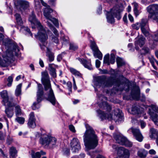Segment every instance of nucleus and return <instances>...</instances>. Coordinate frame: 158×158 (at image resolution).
Instances as JSON below:
<instances>
[{
    "instance_id": "nucleus-1",
    "label": "nucleus",
    "mask_w": 158,
    "mask_h": 158,
    "mask_svg": "<svg viewBox=\"0 0 158 158\" xmlns=\"http://www.w3.org/2000/svg\"><path fill=\"white\" fill-rule=\"evenodd\" d=\"M98 100L101 101V102H98V105L100 107L106 110L108 112L105 113L103 111L100 110H97L100 118L102 120L104 119H108L109 120H113L115 122H121L123 120L124 118L123 115L121 111L117 109L114 110V115L112 116L109 113L111 108L110 105L105 101L107 99V98L102 95L98 96Z\"/></svg>"
},
{
    "instance_id": "nucleus-2",
    "label": "nucleus",
    "mask_w": 158,
    "mask_h": 158,
    "mask_svg": "<svg viewBox=\"0 0 158 158\" xmlns=\"http://www.w3.org/2000/svg\"><path fill=\"white\" fill-rule=\"evenodd\" d=\"M85 127L86 130L83 135L85 146L88 150L94 149L98 144V136L92 127L88 124H86Z\"/></svg>"
},
{
    "instance_id": "nucleus-3",
    "label": "nucleus",
    "mask_w": 158,
    "mask_h": 158,
    "mask_svg": "<svg viewBox=\"0 0 158 158\" xmlns=\"http://www.w3.org/2000/svg\"><path fill=\"white\" fill-rule=\"evenodd\" d=\"M41 81L44 86V90L47 92L48 95V100L53 105H54L56 102V98L50 80L49 76L47 71L42 73Z\"/></svg>"
},
{
    "instance_id": "nucleus-4",
    "label": "nucleus",
    "mask_w": 158,
    "mask_h": 158,
    "mask_svg": "<svg viewBox=\"0 0 158 158\" xmlns=\"http://www.w3.org/2000/svg\"><path fill=\"white\" fill-rule=\"evenodd\" d=\"M3 44L6 49V52L11 56H18L19 55L20 50L15 42L10 40L7 39L4 40Z\"/></svg>"
},
{
    "instance_id": "nucleus-5",
    "label": "nucleus",
    "mask_w": 158,
    "mask_h": 158,
    "mask_svg": "<svg viewBox=\"0 0 158 158\" xmlns=\"http://www.w3.org/2000/svg\"><path fill=\"white\" fill-rule=\"evenodd\" d=\"M122 6H116L114 7L110 12H108L107 14V19L108 22L113 23L114 22L113 16L117 18L118 20L121 18V13L123 11Z\"/></svg>"
},
{
    "instance_id": "nucleus-6",
    "label": "nucleus",
    "mask_w": 158,
    "mask_h": 158,
    "mask_svg": "<svg viewBox=\"0 0 158 158\" xmlns=\"http://www.w3.org/2000/svg\"><path fill=\"white\" fill-rule=\"evenodd\" d=\"M38 29L39 31L37 35H35V36L39 40L41 43L42 45H41V44H40L41 48L43 50L48 43L47 40L48 37L46 34V31L42 26L38 28Z\"/></svg>"
},
{
    "instance_id": "nucleus-7",
    "label": "nucleus",
    "mask_w": 158,
    "mask_h": 158,
    "mask_svg": "<svg viewBox=\"0 0 158 158\" xmlns=\"http://www.w3.org/2000/svg\"><path fill=\"white\" fill-rule=\"evenodd\" d=\"M56 141L55 138L46 134L42 135L40 140V142L42 145L49 146L50 148H52L55 145Z\"/></svg>"
},
{
    "instance_id": "nucleus-8",
    "label": "nucleus",
    "mask_w": 158,
    "mask_h": 158,
    "mask_svg": "<svg viewBox=\"0 0 158 158\" xmlns=\"http://www.w3.org/2000/svg\"><path fill=\"white\" fill-rule=\"evenodd\" d=\"M147 10L149 13L148 18H152L158 23V5L156 4L150 5L148 7Z\"/></svg>"
},
{
    "instance_id": "nucleus-9",
    "label": "nucleus",
    "mask_w": 158,
    "mask_h": 158,
    "mask_svg": "<svg viewBox=\"0 0 158 158\" xmlns=\"http://www.w3.org/2000/svg\"><path fill=\"white\" fill-rule=\"evenodd\" d=\"M0 95L3 98V104L5 106L11 107L14 106L16 105L13 102L12 98H9L7 91L3 90L1 92Z\"/></svg>"
},
{
    "instance_id": "nucleus-10",
    "label": "nucleus",
    "mask_w": 158,
    "mask_h": 158,
    "mask_svg": "<svg viewBox=\"0 0 158 158\" xmlns=\"http://www.w3.org/2000/svg\"><path fill=\"white\" fill-rule=\"evenodd\" d=\"M113 149L117 151V153L120 158H129L130 153L129 151L122 147H118L115 145L112 146Z\"/></svg>"
},
{
    "instance_id": "nucleus-11",
    "label": "nucleus",
    "mask_w": 158,
    "mask_h": 158,
    "mask_svg": "<svg viewBox=\"0 0 158 158\" xmlns=\"http://www.w3.org/2000/svg\"><path fill=\"white\" fill-rule=\"evenodd\" d=\"M38 90L37 92V102H34L32 106L34 110H36L37 108L36 106L42 100V96L44 94L43 89L42 85L40 84H38Z\"/></svg>"
},
{
    "instance_id": "nucleus-12",
    "label": "nucleus",
    "mask_w": 158,
    "mask_h": 158,
    "mask_svg": "<svg viewBox=\"0 0 158 158\" xmlns=\"http://www.w3.org/2000/svg\"><path fill=\"white\" fill-rule=\"evenodd\" d=\"M94 84L96 86H102L103 87L109 86L110 84L108 81L105 80L103 76H98L96 77L94 80Z\"/></svg>"
},
{
    "instance_id": "nucleus-13",
    "label": "nucleus",
    "mask_w": 158,
    "mask_h": 158,
    "mask_svg": "<svg viewBox=\"0 0 158 158\" xmlns=\"http://www.w3.org/2000/svg\"><path fill=\"white\" fill-rule=\"evenodd\" d=\"M70 145L73 152H76L81 149V146L79 140L77 138H74L71 141Z\"/></svg>"
},
{
    "instance_id": "nucleus-14",
    "label": "nucleus",
    "mask_w": 158,
    "mask_h": 158,
    "mask_svg": "<svg viewBox=\"0 0 158 158\" xmlns=\"http://www.w3.org/2000/svg\"><path fill=\"white\" fill-rule=\"evenodd\" d=\"M90 46L92 49L94 51V56L96 58H98L100 60H102V55L99 50L96 43L94 42H92Z\"/></svg>"
},
{
    "instance_id": "nucleus-15",
    "label": "nucleus",
    "mask_w": 158,
    "mask_h": 158,
    "mask_svg": "<svg viewBox=\"0 0 158 158\" xmlns=\"http://www.w3.org/2000/svg\"><path fill=\"white\" fill-rule=\"evenodd\" d=\"M129 131H131L134 137L136 140L139 142L142 141L143 137L139 129L131 128Z\"/></svg>"
},
{
    "instance_id": "nucleus-16",
    "label": "nucleus",
    "mask_w": 158,
    "mask_h": 158,
    "mask_svg": "<svg viewBox=\"0 0 158 158\" xmlns=\"http://www.w3.org/2000/svg\"><path fill=\"white\" fill-rule=\"evenodd\" d=\"M145 39L142 35L139 36L136 39V40L135 43V49L137 50L139 49L138 46L141 47L144 44L145 42Z\"/></svg>"
},
{
    "instance_id": "nucleus-17",
    "label": "nucleus",
    "mask_w": 158,
    "mask_h": 158,
    "mask_svg": "<svg viewBox=\"0 0 158 158\" xmlns=\"http://www.w3.org/2000/svg\"><path fill=\"white\" fill-rule=\"evenodd\" d=\"M114 138L117 143L121 145L123 144L126 138L121 134L115 133L114 135Z\"/></svg>"
},
{
    "instance_id": "nucleus-18",
    "label": "nucleus",
    "mask_w": 158,
    "mask_h": 158,
    "mask_svg": "<svg viewBox=\"0 0 158 158\" xmlns=\"http://www.w3.org/2000/svg\"><path fill=\"white\" fill-rule=\"evenodd\" d=\"M149 37V43L152 45L153 48H155L157 45L156 42L158 41V30L155 32L154 36L151 35Z\"/></svg>"
},
{
    "instance_id": "nucleus-19",
    "label": "nucleus",
    "mask_w": 158,
    "mask_h": 158,
    "mask_svg": "<svg viewBox=\"0 0 158 158\" xmlns=\"http://www.w3.org/2000/svg\"><path fill=\"white\" fill-rule=\"evenodd\" d=\"M35 120L34 113L31 112L30 114V118L28 123V126L31 128L35 127L36 126Z\"/></svg>"
},
{
    "instance_id": "nucleus-20",
    "label": "nucleus",
    "mask_w": 158,
    "mask_h": 158,
    "mask_svg": "<svg viewBox=\"0 0 158 158\" xmlns=\"http://www.w3.org/2000/svg\"><path fill=\"white\" fill-rule=\"evenodd\" d=\"M29 20L30 22L32 25L33 24L35 25H37L38 27V28L42 26L40 22L37 20L35 16L33 15L29 17Z\"/></svg>"
},
{
    "instance_id": "nucleus-21",
    "label": "nucleus",
    "mask_w": 158,
    "mask_h": 158,
    "mask_svg": "<svg viewBox=\"0 0 158 158\" xmlns=\"http://www.w3.org/2000/svg\"><path fill=\"white\" fill-rule=\"evenodd\" d=\"M78 60L80 63L82 64L85 68L89 70L92 69L91 62L90 61H88L86 60L83 59L78 58Z\"/></svg>"
},
{
    "instance_id": "nucleus-22",
    "label": "nucleus",
    "mask_w": 158,
    "mask_h": 158,
    "mask_svg": "<svg viewBox=\"0 0 158 158\" xmlns=\"http://www.w3.org/2000/svg\"><path fill=\"white\" fill-rule=\"evenodd\" d=\"M52 12V10L50 8H45L44 10V15L46 19L50 20L52 18L50 14Z\"/></svg>"
},
{
    "instance_id": "nucleus-23",
    "label": "nucleus",
    "mask_w": 158,
    "mask_h": 158,
    "mask_svg": "<svg viewBox=\"0 0 158 158\" xmlns=\"http://www.w3.org/2000/svg\"><path fill=\"white\" fill-rule=\"evenodd\" d=\"M46 152L41 150L40 152L35 153L34 151H32L31 155L32 158H40L41 155H45Z\"/></svg>"
},
{
    "instance_id": "nucleus-24",
    "label": "nucleus",
    "mask_w": 158,
    "mask_h": 158,
    "mask_svg": "<svg viewBox=\"0 0 158 158\" xmlns=\"http://www.w3.org/2000/svg\"><path fill=\"white\" fill-rule=\"evenodd\" d=\"M7 106L8 107H6L5 112L8 118H11L14 114L13 110L12 108L13 106Z\"/></svg>"
},
{
    "instance_id": "nucleus-25",
    "label": "nucleus",
    "mask_w": 158,
    "mask_h": 158,
    "mask_svg": "<svg viewBox=\"0 0 158 158\" xmlns=\"http://www.w3.org/2000/svg\"><path fill=\"white\" fill-rule=\"evenodd\" d=\"M149 114L152 120L154 122L155 124L158 126V115L156 113H154L152 112L150 110L149 112Z\"/></svg>"
},
{
    "instance_id": "nucleus-26",
    "label": "nucleus",
    "mask_w": 158,
    "mask_h": 158,
    "mask_svg": "<svg viewBox=\"0 0 158 158\" xmlns=\"http://www.w3.org/2000/svg\"><path fill=\"white\" fill-rule=\"evenodd\" d=\"M47 51L46 52V55L48 57V60L51 62L54 60V54L51 52L50 49L48 48H47Z\"/></svg>"
},
{
    "instance_id": "nucleus-27",
    "label": "nucleus",
    "mask_w": 158,
    "mask_h": 158,
    "mask_svg": "<svg viewBox=\"0 0 158 158\" xmlns=\"http://www.w3.org/2000/svg\"><path fill=\"white\" fill-rule=\"evenodd\" d=\"M53 64H49L48 65V70L49 71L50 74L53 77L55 78L56 77V69L52 67Z\"/></svg>"
},
{
    "instance_id": "nucleus-28",
    "label": "nucleus",
    "mask_w": 158,
    "mask_h": 158,
    "mask_svg": "<svg viewBox=\"0 0 158 158\" xmlns=\"http://www.w3.org/2000/svg\"><path fill=\"white\" fill-rule=\"evenodd\" d=\"M140 107L138 105H134L132 106L131 109V113L134 114H139L141 112L140 110Z\"/></svg>"
},
{
    "instance_id": "nucleus-29",
    "label": "nucleus",
    "mask_w": 158,
    "mask_h": 158,
    "mask_svg": "<svg viewBox=\"0 0 158 158\" xmlns=\"http://www.w3.org/2000/svg\"><path fill=\"white\" fill-rule=\"evenodd\" d=\"M17 151L15 148L12 146L10 148L9 153L10 156L12 158H15L17 156Z\"/></svg>"
},
{
    "instance_id": "nucleus-30",
    "label": "nucleus",
    "mask_w": 158,
    "mask_h": 158,
    "mask_svg": "<svg viewBox=\"0 0 158 158\" xmlns=\"http://www.w3.org/2000/svg\"><path fill=\"white\" fill-rule=\"evenodd\" d=\"M15 19L16 21L17 24L18 25L21 26V27L22 28L23 23L22 20L20 15L18 14H16L15 15Z\"/></svg>"
},
{
    "instance_id": "nucleus-31",
    "label": "nucleus",
    "mask_w": 158,
    "mask_h": 158,
    "mask_svg": "<svg viewBox=\"0 0 158 158\" xmlns=\"http://www.w3.org/2000/svg\"><path fill=\"white\" fill-rule=\"evenodd\" d=\"M151 134L150 137L151 139H155L158 135V132L155 129L151 128L150 130Z\"/></svg>"
},
{
    "instance_id": "nucleus-32",
    "label": "nucleus",
    "mask_w": 158,
    "mask_h": 158,
    "mask_svg": "<svg viewBox=\"0 0 158 158\" xmlns=\"http://www.w3.org/2000/svg\"><path fill=\"white\" fill-rule=\"evenodd\" d=\"M147 152L144 150L141 149L137 152L138 156L141 158H144L146 156Z\"/></svg>"
},
{
    "instance_id": "nucleus-33",
    "label": "nucleus",
    "mask_w": 158,
    "mask_h": 158,
    "mask_svg": "<svg viewBox=\"0 0 158 158\" xmlns=\"http://www.w3.org/2000/svg\"><path fill=\"white\" fill-rule=\"evenodd\" d=\"M47 23L55 35L56 36H58L59 34L56 29L49 22L47 21Z\"/></svg>"
},
{
    "instance_id": "nucleus-34",
    "label": "nucleus",
    "mask_w": 158,
    "mask_h": 158,
    "mask_svg": "<svg viewBox=\"0 0 158 158\" xmlns=\"http://www.w3.org/2000/svg\"><path fill=\"white\" fill-rule=\"evenodd\" d=\"M116 61L118 67L122 66L125 64L124 61L119 57L117 58Z\"/></svg>"
},
{
    "instance_id": "nucleus-35",
    "label": "nucleus",
    "mask_w": 158,
    "mask_h": 158,
    "mask_svg": "<svg viewBox=\"0 0 158 158\" xmlns=\"http://www.w3.org/2000/svg\"><path fill=\"white\" fill-rule=\"evenodd\" d=\"M148 23V20L146 19H142L141 22L139 23L141 29L145 28L144 27L146 26Z\"/></svg>"
},
{
    "instance_id": "nucleus-36",
    "label": "nucleus",
    "mask_w": 158,
    "mask_h": 158,
    "mask_svg": "<svg viewBox=\"0 0 158 158\" xmlns=\"http://www.w3.org/2000/svg\"><path fill=\"white\" fill-rule=\"evenodd\" d=\"M19 2L22 7L24 9L27 8L29 6V3L27 1L20 0Z\"/></svg>"
},
{
    "instance_id": "nucleus-37",
    "label": "nucleus",
    "mask_w": 158,
    "mask_h": 158,
    "mask_svg": "<svg viewBox=\"0 0 158 158\" xmlns=\"http://www.w3.org/2000/svg\"><path fill=\"white\" fill-rule=\"evenodd\" d=\"M22 84H20L17 86L15 90V94L16 96H18L21 94V88Z\"/></svg>"
},
{
    "instance_id": "nucleus-38",
    "label": "nucleus",
    "mask_w": 158,
    "mask_h": 158,
    "mask_svg": "<svg viewBox=\"0 0 158 158\" xmlns=\"http://www.w3.org/2000/svg\"><path fill=\"white\" fill-rule=\"evenodd\" d=\"M69 70L75 76H79L81 75V74L79 72L73 68H70Z\"/></svg>"
},
{
    "instance_id": "nucleus-39",
    "label": "nucleus",
    "mask_w": 158,
    "mask_h": 158,
    "mask_svg": "<svg viewBox=\"0 0 158 158\" xmlns=\"http://www.w3.org/2000/svg\"><path fill=\"white\" fill-rule=\"evenodd\" d=\"M78 46L75 44L73 43H71L69 44V48L70 50L75 51L78 49Z\"/></svg>"
},
{
    "instance_id": "nucleus-40",
    "label": "nucleus",
    "mask_w": 158,
    "mask_h": 158,
    "mask_svg": "<svg viewBox=\"0 0 158 158\" xmlns=\"http://www.w3.org/2000/svg\"><path fill=\"white\" fill-rule=\"evenodd\" d=\"M15 108L16 115L17 116L21 115V110L20 106H17L15 107Z\"/></svg>"
},
{
    "instance_id": "nucleus-41",
    "label": "nucleus",
    "mask_w": 158,
    "mask_h": 158,
    "mask_svg": "<svg viewBox=\"0 0 158 158\" xmlns=\"http://www.w3.org/2000/svg\"><path fill=\"white\" fill-rule=\"evenodd\" d=\"M151 108L149 109L148 113L149 114V112L150 111V110H151V111L155 113L153 111H154L155 112L158 113V107L156 106L155 105H152L151 106Z\"/></svg>"
},
{
    "instance_id": "nucleus-42",
    "label": "nucleus",
    "mask_w": 158,
    "mask_h": 158,
    "mask_svg": "<svg viewBox=\"0 0 158 158\" xmlns=\"http://www.w3.org/2000/svg\"><path fill=\"white\" fill-rule=\"evenodd\" d=\"M124 143V144L122 145H124L127 147H131L132 146V143L127 140L126 138Z\"/></svg>"
},
{
    "instance_id": "nucleus-43",
    "label": "nucleus",
    "mask_w": 158,
    "mask_h": 158,
    "mask_svg": "<svg viewBox=\"0 0 158 158\" xmlns=\"http://www.w3.org/2000/svg\"><path fill=\"white\" fill-rule=\"evenodd\" d=\"M57 27H59V24L58 23V20L54 18H52L50 20Z\"/></svg>"
},
{
    "instance_id": "nucleus-44",
    "label": "nucleus",
    "mask_w": 158,
    "mask_h": 158,
    "mask_svg": "<svg viewBox=\"0 0 158 158\" xmlns=\"http://www.w3.org/2000/svg\"><path fill=\"white\" fill-rule=\"evenodd\" d=\"M15 120L19 123L21 124H23L24 122L25 119L23 118L17 117L16 119Z\"/></svg>"
},
{
    "instance_id": "nucleus-45",
    "label": "nucleus",
    "mask_w": 158,
    "mask_h": 158,
    "mask_svg": "<svg viewBox=\"0 0 158 158\" xmlns=\"http://www.w3.org/2000/svg\"><path fill=\"white\" fill-rule=\"evenodd\" d=\"M149 51V49L147 47H144L141 50L140 53L141 54H145L148 52Z\"/></svg>"
},
{
    "instance_id": "nucleus-46",
    "label": "nucleus",
    "mask_w": 158,
    "mask_h": 158,
    "mask_svg": "<svg viewBox=\"0 0 158 158\" xmlns=\"http://www.w3.org/2000/svg\"><path fill=\"white\" fill-rule=\"evenodd\" d=\"M7 81L8 82L7 85L9 87L10 86L13 81L12 77L11 76L9 77L7 79Z\"/></svg>"
},
{
    "instance_id": "nucleus-47",
    "label": "nucleus",
    "mask_w": 158,
    "mask_h": 158,
    "mask_svg": "<svg viewBox=\"0 0 158 158\" xmlns=\"http://www.w3.org/2000/svg\"><path fill=\"white\" fill-rule=\"evenodd\" d=\"M142 32L145 36H148L149 35V31L147 30L145 28H142L141 29Z\"/></svg>"
},
{
    "instance_id": "nucleus-48",
    "label": "nucleus",
    "mask_w": 158,
    "mask_h": 158,
    "mask_svg": "<svg viewBox=\"0 0 158 158\" xmlns=\"http://www.w3.org/2000/svg\"><path fill=\"white\" fill-rule=\"evenodd\" d=\"M115 61V56L113 54H111L110 62L112 64H114Z\"/></svg>"
},
{
    "instance_id": "nucleus-49",
    "label": "nucleus",
    "mask_w": 158,
    "mask_h": 158,
    "mask_svg": "<svg viewBox=\"0 0 158 158\" xmlns=\"http://www.w3.org/2000/svg\"><path fill=\"white\" fill-rule=\"evenodd\" d=\"M132 27L133 29L138 30L139 29L140 26L139 23H137L135 24H132Z\"/></svg>"
},
{
    "instance_id": "nucleus-50",
    "label": "nucleus",
    "mask_w": 158,
    "mask_h": 158,
    "mask_svg": "<svg viewBox=\"0 0 158 158\" xmlns=\"http://www.w3.org/2000/svg\"><path fill=\"white\" fill-rule=\"evenodd\" d=\"M104 62L105 63H108L109 64V55L106 56L104 58Z\"/></svg>"
},
{
    "instance_id": "nucleus-51",
    "label": "nucleus",
    "mask_w": 158,
    "mask_h": 158,
    "mask_svg": "<svg viewBox=\"0 0 158 158\" xmlns=\"http://www.w3.org/2000/svg\"><path fill=\"white\" fill-rule=\"evenodd\" d=\"M52 40L53 42L57 44L59 42L57 36L55 37H52Z\"/></svg>"
},
{
    "instance_id": "nucleus-52",
    "label": "nucleus",
    "mask_w": 158,
    "mask_h": 158,
    "mask_svg": "<svg viewBox=\"0 0 158 158\" xmlns=\"http://www.w3.org/2000/svg\"><path fill=\"white\" fill-rule=\"evenodd\" d=\"M67 85L69 88V91L71 92L72 91V83L70 82H69L67 83Z\"/></svg>"
},
{
    "instance_id": "nucleus-53",
    "label": "nucleus",
    "mask_w": 158,
    "mask_h": 158,
    "mask_svg": "<svg viewBox=\"0 0 158 158\" xmlns=\"http://www.w3.org/2000/svg\"><path fill=\"white\" fill-rule=\"evenodd\" d=\"M100 64H101V62L99 60H96L95 65H96V66L97 68H99L100 66Z\"/></svg>"
},
{
    "instance_id": "nucleus-54",
    "label": "nucleus",
    "mask_w": 158,
    "mask_h": 158,
    "mask_svg": "<svg viewBox=\"0 0 158 158\" xmlns=\"http://www.w3.org/2000/svg\"><path fill=\"white\" fill-rule=\"evenodd\" d=\"M70 130L73 132H75L74 127L73 125H70L69 127Z\"/></svg>"
},
{
    "instance_id": "nucleus-55",
    "label": "nucleus",
    "mask_w": 158,
    "mask_h": 158,
    "mask_svg": "<svg viewBox=\"0 0 158 158\" xmlns=\"http://www.w3.org/2000/svg\"><path fill=\"white\" fill-rule=\"evenodd\" d=\"M24 30L27 32L31 36H32V34L30 30L27 27H24Z\"/></svg>"
},
{
    "instance_id": "nucleus-56",
    "label": "nucleus",
    "mask_w": 158,
    "mask_h": 158,
    "mask_svg": "<svg viewBox=\"0 0 158 158\" xmlns=\"http://www.w3.org/2000/svg\"><path fill=\"white\" fill-rule=\"evenodd\" d=\"M41 2L42 5L47 8H50V6L45 3L43 0H40Z\"/></svg>"
},
{
    "instance_id": "nucleus-57",
    "label": "nucleus",
    "mask_w": 158,
    "mask_h": 158,
    "mask_svg": "<svg viewBox=\"0 0 158 158\" xmlns=\"http://www.w3.org/2000/svg\"><path fill=\"white\" fill-rule=\"evenodd\" d=\"M56 0H49L48 2L50 4L52 5H54L55 4Z\"/></svg>"
},
{
    "instance_id": "nucleus-58",
    "label": "nucleus",
    "mask_w": 158,
    "mask_h": 158,
    "mask_svg": "<svg viewBox=\"0 0 158 158\" xmlns=\"http://www.w3.org/2000/svg\"><path fill=\"white\" fill-rule=\"evenodd\" d=\"M128 18L129 20L131 22H133L134 21V19L133 16L130 14L128 15Z\"/></svg>"
},
{
    "instance_id": "nucleus-59",
    "label": "nucleus",
    "mask_w": 158,
    "mask_h": 158,
    "mask_svg": "<svg viewBox=\"0 0 158 158\" xmlns=\"http://www.w3.org/2000/svg\"><path fill=\"white\" fill-rule=\"evenodd\" d=\"M140 122L141 128H144L145 126V123L143 121H141Z\"/></svg>"
},
{
    "instance_id": "nucleus-60",
    "label": "nucleus",
    "mask_w": 158,
    "mask_h": 158,
    "mask_svg": "<svg viewBox=\"0 0 158 158\" xmlns=\"http://www.w3.org/2000/svg\"><path fill=\"white\" fill-rule=\"evenodd\" d=\"M89 154L91 156V158H94L95 156V153L94 152L89 153Z\"/></svg>"
},
{
    "instance_id": "nucleus-61",
    "label": "nucleus",
    "mask_w": 158,
    "mask_h": 158,
    "mask_svg": "<svg viewBox=\"0 0 158 158\" xmlns=\"http://www.w3.org/2000/svg\"><path fill=\"white\" fill-rule=\"evenodd\" d=\"M62 58V55L61 54L59 55L57 57V60L59 61H60Z\"/></svg>"
},
{
    "instance_id": "nucleus-62",
    "label": "nucleus",
    "mask_w": 158,
    "mask_h": 158,
    "mask_svg": "<svg viewBox=\"0 0 158 158\" xmlns=\"http://www.w3.org/2000/svg\"><path fill=\"white\" fill-rule=\"evenodd\" d=\"M123 21H124V22L126 23H127V15L126 14L124 15V16L123 18Z\"/></svg>"
},
{
    "instance_id": "nucleus-63",
    "label": "nucleus",
    "mask_w": 158,
    "mask_h": 158,
    "mask_svg": "<svg viewBox=\"0 0 158 158\" xmlns=\"http://www.w3.org/2000/svg\"><path fill=\"white\" fill-rule=\"evenodd\" d=\"M149 153L151 154L154 155L156 153V152L154 150L151 149L149 151Z\"/></svg>"
},
{
    "instance_id": "nucleus-64",
    "label": "nucleus",
    "mask_w": 158,
    "mask_h": 158,
    "mask_svg": "<svg viewBox=\"0 0 158 158\" xmlns=\"http://www.w3.org/2000/svg\"><path fill=\"white\" fill-rule=\"evenodd\" d=\"M69 149H66L65 150L64 153L65 155H68L69 153Z\"/></svg>"
}]
</instances>
